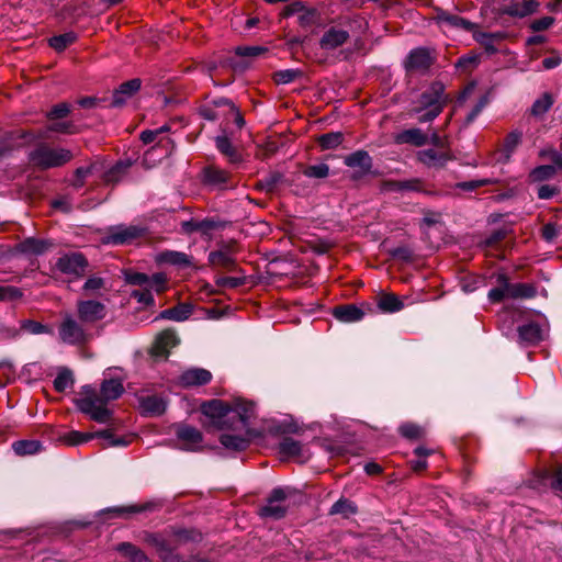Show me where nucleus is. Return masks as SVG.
I'll return each mask as SVG.
<instances>
[{"mask_svg":"<svg viewBox=\"0 0 562 562\" xmlns=\"http://www.w3.org/2000/svg\"><path fill=\"white\" fill-rule=\"evenodd\" d=\"M378 306L386 313L398 312L404 307L403 302L394 294H386L380 297Z\"/></svg>","mask_w":562,"mask_h":562,"instance_id":"obj_34","label":"nucleus"},{"mask_svg":"<svg viewBox=\"0 0 562 562\" xmlns=\"http://www.w3.org/2000/svg\"><path fill=\"white\" fill-rule=\"evenodd\" d=\"M299 76H301V71L297 69H285L280 70L274 74V80L279 85H285L294 81Z\"/></svg>","mask_w":562,"mask_h":562,"instance_id":"obj_46","label":"nucleus"},{"mask_svg":"<svg viewBox=\"0 0 562 562\" xmlns=\"http://www.w3.org/2000/svg\"><path fill=\"white\" fill-rule=\"evenodd\" d=\"M78 316L82 322L94 323L104 318L105 306L93 300L80 301L77 305Z\"/></svg>","mask_w":562,"mask_h":562,"instance_id":"obj_13","label":"nucleus"},{"mask_svg":"<svg viewBox=\"0 0 562 562\" xmlns=\"http://www.w3.org/2000/svg\"><path fill=\"white\" fill-rule=\"evenodd\" d=\"M507 297L530 299L536 295V289L528 283H509L506 280Z\"/></svg>","mask_w":562,"mask_h":562,"instance_id":"obj_27","label":"nucleus"},{"mask_svg":"<svg viewBox=\"0 0 562 562\" xmlns=\"http://www.w3.org/2000/svg\"><path fill=\"white\" fill-rule=\"evenodd\" d=\"M76 41V35L74 33H65L61 35L54 36L49 40V45L60 52L65 49L67 46L72 44Z\"/></svg>","mask_w":562,"mask_h":562,"instance_id":"obj_40","label":"nucleus"},{"mask_svg":"<svg viewBox=\"0 0 562 562\" xmlns=\"http://www.w3.org/2000/svg\"><path fill=\"white\" fill-rule=\"evenodd\" d=\"M435 60L434 53L427 48L413 49L405 60V68L409 72H426Z\"/></svg>","mask_w":562,"mask_h":562,"instance_id":"obj_9","label":"nucleus"},{"mask_svg":"<svg viewBox=\"0 0 562 562\" xmlns=\"http://www.w3.org/2000/svg\"><path fill=\"white\" fill-rule=\"evenodd\" d=\"M157 261L160 263H169L179 267H188L191 265L189 256L184 252L167 250L157 255Z\"/></svg>","mask_w":562,"mask_h":562,"instance_id":"obj_28","label":"nucleus"},{"mask_svg":"<svg viewBox=\"0 0 562 562\" xmlns=\"http://www.w3.org/2000/svg\"><path fill=\"white\" fill-rule=\"evenodd\" d=\"M211 379L210 371L202 368H192L181 374L180 382L184 386H199L209 383Z\"/></svg>","mask_w":562,"mask_h":562,"instance_id":"obj_18","label":"nucleus"},{"mask_svg":"<svg viewBox=\"0 0 562 562\" xmlns=\"http://www.w3.org/2000/svg\"><path fill=\"white\" fill-rule=\"evenodd\" d=\"M245 279L238 277H218L216 279V285L221 289H235L243 285Z\"/></svg>","mask_w":562,"mask_h":562,"instance_id":"obj_52","label":"nucleus"},{"mask_svg":"<svg viewBox=\"0 0 562 562\" xmlns=\"http://www.w3.org/2000/svg\"><path fill=\"white\" fill-rule=\"evenodd\" d=\"M144 235V229L134 225H116L109 228L103 238L105 244L125 245L131 244Z\"/></svg>","mask_w":562,"mask_h":562,"instance_id":"obj_6","label":"nucleus"},{"mask_svg":"<svg viewBox=\"0 0 562 562\" xmlns=\"http://www.w3.org/2000/svg\"><path fill=\"white\" fill-rule=\"evenodd\" d=\"M126 280L130 284L137 285L139 289L151 286L157 293L166 289V277L162 273H155L149 277L145 273L134 272L127 274Z\"/></svg>","mask_w":562,"mask_h":562,"instance_id":"obj_12","label":"nucleus"},{"mask_svg":"<svg viewBox=\"0 0 562 562\" xmlns=\"http://www.w3.org/2000/svg\"><path fill=\"white\" fill-rule=\"evenodd\" d=\"M123 391V384L119 380H105L101 384L100 394L92 386L86 385L82 387L81 396L76 400V405L91 419L103 424L111 417V411L106 408L108 402L119 398Z\"/></svg>","mask_w":562,"mask_h":562,"instance_id":"obj_2","label":"nucleus"},{"mask_svg":"<svg viewBox=\"0 0 562 562\" xmlns=\"http://www.w3.org/2000/svg\"><path fill=\"white\" fill-rule=\"evenodd\" d=\"M21 296L19 289L11 285L0 286V301L15 300Z\"/></svg>","mask_w":562,"mask_h":562,"instance_id":"obj_57","label":"nucleus"},{"mask_svg":"<svg viewBox=\"0 0 562 562\" xmlns=\"http://www.w3.org/2000/svg\"><path fill=\"white\" fill-rule=\"evenodd\" d=\"M69 113V106L67 103H59L55 105L48 113L49 119H61Z\"/></svg>","mask_w":562,"mask_h":562,"instance_id":"obj_60","label":"nucleus"},{"mask_svg":"<svg viewBox=\"0 0 562 562\" xmlns=\"http://www.w3.org/2000/svg\"><path fill=\"white\" fill-rule=\"evenodd\" d=\"M30 161L42 169L60 167L72 158V153L65 148H52L40 145L29 155Z\"/></svg>","mask_w":562,"mask_h":562,"instance_id":"obj_4","label":"nucleus"},{"mask_svg":"<svg viewBox=\"0 0 562 562\" xmlns=\"http://www.w3.org/2000/svg\"><path fill=\"white\" fill-rule=\"evenodd\" d=\"M201 412L207 418V425L225 430L220 440L228 450H245L252 437L250 428L255 418V404L241 398L232 402L211 400L201 405Z\"/></svg>","mask_w":562,"mask_h":562,"instance_id":"obj_1","label":"nucleus"},{"mask_svg":"<svg viewBox=\"0 0 562 562\" xmlns=\"http://www.w3.org/2000/svg\"><path fill=\"white\" fill-rule=\"evenodd\" d=\"M209 258L212 265L222 266L225 268H228L234 262L233 258L227 252L224 251L211 252Z\"/></svg>","mask_w":562,"mask_h":562,"instance_id":"obj_49","label":"nucleus"},{"mask_svg":"<svg viewBox=\"0 0 562 562\" xmlns=\"http://www.w3.org/2000/svg\"><path fill=\"white\" fill-rule=\"evenodd\" d=\"M355 512L356 508L353 504L348 499H339L333 505L330 509V514H342L345 516L353 514Z\"/></svg>","mask_w":562,"mask_h":562,"instance_id":"obj_50","label":"nucleus"},{"mask_svg":"<svg viewBox=\"0 0 562 562\" xmlns=\"http://www.w3.org/2000/svg\"><path fill=\"white\" fill-rule=\"evenodd\" d=\"M554 20L551 16H543L541 19L535 20L531 23V29L536 32L544 31L549 29L553 24Z\"/></svg>","mask_w":562,"mask_h":562,"instance_id":"obj_61","label":"nucleus"},{"mask_svg":"<svg viewBox=\"0 0 562 562\" xmlns=\"http://www.w3.org/2000/svg\"><path fill=\"white\" fill-rule=\"evenodd\" d=\"M130 167V162H117L108 173L106 180L114 181L117 179L119 173L124 172Z\"/></svg>","mask_w":562,"mask_h":562,"instance_id":"obj_64","label":"nucleus"},{"mask_svg":"<svg viewBox=\"0 0 562 562\" xmlns=\"http://www.w3.org/2000/svg\"><path fill=\"white\" fill-rule=\"evenodd\" d=\"M103 285H104L103 279H101L99 277H91L86 281L83 289L87 292L94 293V292L99 291L101 288H103Z\"/></svg>","mask_w":562,"mask_h":562,"instance_id":"obj_59","label":"nucleus"},{"mask_svg":"<svg viewBox=\"0 0 562 562\" xmlns=\"http://www.w3.org/2000/svg\"><path fill=\"white\" fill-rule=\"evenodd\" d=\"M140 88V81L138 79H132L127 82L122 83L117 90L113 93L112 105L121 106L128 98H131Z\"/></svg>","mask_w":562,"mask_h":562,"instance_id":"obj_19","label":"nucleus"},{"mask_svg":"<svg viewBox=\"0 0 562 562\" xmlns=\"http://www.w3.org/2000/svg\"><path fill=\"white\" fill-rule=\"evenodd\" d=\"M59 338L68 345H80L87 341V334L71 316H66L59 325Z\"/></svg>","mask_w":562,"mask_h":562,"instance_id":"obj_8","label":"nucleus"},{"mask_svg":"<svg viewBox=\"0 0 562 562\" xmlns=\"http://www.w3.org/2000/svg\"><path fill=\"white\" fill-rule=\"evenodd\" d=\"M554 99L551 93L544 92L540 98H538L532 106H531V114L533 116H542L544 115L553 105Z\"/></svg>","mask_w":562,"mask_h":562,"instance_id":"obj_33","label":"nucleus"},{"mask_svg":"<svg viewBox=\"0 0 562 562\" xmlns=\"http://www.w3.org/2000/svg\"><path fill=\"white\" fill-rule=\"evenodd\" d=\"M522 139V132L515 130L512 131L504 139L503 150L505 153L506 159H509L516 148L519 146Z\"/></svg>","mask_w":562,"mask_h":562,"instance_id":"obj_38","label":"nucleus"},{"mask_svg":"<svg viewBox=\"0 0 562 562\" xmlns=\"http://www.w3.org/2000/svg\"><path fill=\"white\" fill-rule=\"evenodd\" d=\"M97 437L106 440L105 447H123L128 445L126 439L116 438L111 430H102L98 432H80L72 430L64 435L60 440L68 446H78Z\"/></svg>","mask_w":562,"mask_h":562,"instance_id":"obj_5","label":"nucleus"},{"mask_svg":"<svg viewBox=\"0 0 562 562\" xmlns=\"http://www.w3.org/2000/svg\"><path fill=\"white\" fill-rule=\"evenodd\" d=\"M558 236V227L555 224L548 223L542 228V237L547 241H552Z\"/></svg>","mask_w":562,"mask_h":562,"instance_id":"obj_63","label":"nucleus"},{"mask_svg":"<svg viewBox=\"0 0 562 562\" xmlns=\"http://www.w3.org/2000/svg\"><path fill=\"white\" fill-rule=\"evenodd\" d=\"M117 550L128 557L132 562H149L147 557L131 543H121Z\"/></svg>","mask_w":562,"mask_h":562,"instance_id":"obj_39","label":"nucleus"},{"mask_svg":"<svg viewBox=\"0 0 562 562\" xmlns=\"http://www.w3.org/2000/svg\"><path fill=\"white\" fill-rule=\"evenodd\" d=\"M72 384H74L72 373L67 369L59 371V373L57 374V376L54 380V386L59 392H64L66 389H68Z\"/></svg>","mask_w":562,"mask_h":562,"instance_id":"obj_41","label":"nucleus"},{"mask_svg":"<svg viewBox=\"0 0 562 562\" xmlns=\"http://www.w3.org/2000/svg\"><path fill=\"white\" fill-rule=\"evenodd\" d=\"M436 20L440 25L449 29H462L465 31H473L475 29V25L469 20H465L457 14L449 13L445 10L437 11Z\"/></svg>","mask_w":562,"mask_h":562,"instance_id":"obj_16","label":"nucleus"},{"mask_svg":"<svg viewBox=\"0 0 562 562\" xmlns=\"http://www.w3.org/2000/svg\"><path fill=\"white\" fill-rule=\"evenodd\" d=\"M191 307L186 304H180L178 306H175L172 308H167L162 311L159 315L160 318L164 319H171L176 322H182L189 318L191 315Z\"/></svg>","mask_w":562,"mask_h":562,"instance_id":"obj_31","label":"nucleus"},{"mask_svg":"<svg viewBox=\"0 0 562 562\" xmlns=\"http://www.w3.org/2000/svg\"><path fill=\"white\" fill-rule=\"evenodd\" d=\"M235 52L241 57H257L266 53L267 48L262 46H239Z\"/></svg>","mask_w":562,"mask_h":562,"instance_id":"obj_53","label":"nucleus"},{"mask_svg":"<svg viewBox=\"0 0 562 562\" xmlns=\"http://www.w3.org/2000/svg\"><path fill=\"white\" fill-rule=\"evenodd\" d=\"M561 168H558L557 165H540L530 170L528 178L530 182H542L546 180L553 179L557 171Z\"/></svg>","mask_w":562,"mask_h":562,"instance_id":"obj_29","label":"nucleus"},{"mask_svg":"<svg viewBox=\"0 0 562 562\" xmlns=\"http://www.w3.org/2000/svg\"><path fill=\"white\" fill-rule=\"evenodd\" d=\"M497 281L498 286L490 290L488 292V297L492 302H499L507 297L506 277L504 274H499Z\"/></svg>","mask_w":562,"mask_h":562,"instance_id":"obj_43","label":"nucleus"},{"mask_svg":"<svg viewBox=\"0 0 562 562\" xmlns=\"http://www.w3.org/2000/svg\"><path fill=\"white\" fill-rule=\"evenodd\" d=\"M303 9H304V4L302 2H300V1L292 2L283 9L282 16L289 18L294 14H300Z\"/></svg>","mask_w":562,"mask_h":562,"instance_id":"obj_62","label":"nucleus"},{"mask_svg":"<svg viewBox=\"0 0 562 562\" xmlns=\"http://www.w3.org/2000/svg\"><path fill=\"white\" fill-rule=\"evenodd\" d=\"M279 452L283 458H297L300 461H305L307 456L304 453L303 446L293 438H284L279 443Z\"/></svg>","mask_w":562,"mask_h":562,"instance_id":"obj_20","label":"nucleus"},{"mask_svg":"<svg viewBox=\"0 0 562 562\" xmlns=\"http://www.w3.org/2000/svg\"><path fill=\"white\" fill-rule=\"evenodd\" d=\"M177 437L186 450H196L202 442V434L194 427L181 425L177 429Z\"/></svg>","mask_w":562,"mask_h":562,"instance_id":"obj_14","label":"nucleus"},{"mask_svg":"<svg viewBox=\"0 0 562 562\" xmlns=\"http://www.w3.org/2000/svg\"><path fill=\"white\" fill-rule=\"evenodd\" d=\"M448 101L449 97L445 93L443 85L432 82L414 102L412 111L418 115L420 123L430 122L442 112Z\"/></svg>","mask_w":562,"mask_h":562,"instance_id":"obj_3","label":"nucleus"},{"mask_svg":"<svg viewBox=\"0 0 562 562\" xmlns=\"http://www.w3.org/2000/svg\"><path fill=\"white\" fill-rule=\"evenodd\" d=\"M151 291H154L151 286L136 289L132 291L131 296L140 304L153 305L154 296L151 294Z\"/></svg>","mask_w":562,"mask_h":562,"instance_id":"obj_42","label":"nucleus"},{"mask_svg":"<svg viewBox=\"0 0 562 562\" xmlns=\"http://www.w3.org/2000/svg\"><path fill=\"white\" fill-rule=\"evenodd\" d=\"M205 181L210 184L218 188H226L229 181V175L227 171L217 167H209L204 170Z\"/></svg>","mask_w":562,"mask_h":562,"instance_id":"obj_30","label":"nucleus"},{"mask_svg":"<svg viewBox=\"0 0 562 562\" xmlns=\"http://www.w3.org/2000/svg\"><path fill=\"white\" fill-rule=\"evenodd\" d=\"M179 342V339L175 331L172 330H164L160 333L153 346V355L156 357H167L170 349L176 347Z\"/></svg>","mask_w":562,"mask_h":562,"instance_id":"obj_15","label":"nucleus"},{"mask_svg":"<svg viewBox=\"0 0 562 562\" xmlns=\"http://www.w3.org/2000/svg\"><path fill=\"white\" fill-rule=\"evenodd\" d=\"M519 338L528 345H535L542 340L543 330L536 323H528L518 328Z\"/></svg>","mask_w":562,"mask_h":562,"instance_id":"obj_25","label":"nucleus"},{"mask_svg":"<svg viewBox=\"0 0 562 562\" xmlns=\"http://www.w3.org/2000/svg\"><path fill=\"white\" fill-rule=\"evenodd\" d=\"M389 189L392 191L418 190L419 181L418 180H408V181L393 182V183L389 184Z\"/></svg>","mask_w":562,"mask_h":562,"instance_id":"obj_55","label":"nucleus"},{"mask_svg":"<svg viewBox=\"0 0 562 562\" xmlns=\"http://www.w3.org/2000/svg\"><path fill=\"white\" fill-rule=\"evenodd\" d=\"M539 157L544 161H550L557 165L558 168H562V154L552 147L542 148L539 151Z\"/></svg>","mask_w":562,"mask_h":562,"instance_id":"obj_45","label":"nucleus"},{"mask_svg":"<svg viewBox=\"0 0 562 562\" xmlns=\"http://www.w3.org/2000/svg\"><path fill=\"white\" fill-rule=\"evenodd\" d=\"M139 403L143 412L151 416L161 415L167 407L165 398L157 395L144 396L140 398Z\"/></svg>","mask_w":562,"mask_h":562,"instance_id":"obj_22","label":"nucleus"},{"mask_svg":"<svg viewBox=\"0 0 562 562\" xmlns=\"http://www.w3.org/2000/svg\"><path fill=\"white\" fill-rule=\"evenodd\" d=\"M216 148L225 155L231 162H237L239 157L233 147L231 140L226 136H217L215 139Z\"/></svg>","mask_w":562,"mask_h":562,"instance_id":"obj_37","label":"nucleus"},{"mask_svg":"<svg viewBox=\"0 0 562 562\" xmlns=\"http://www.w3.org/2000/svg\"><path fill=\"white\" fill-rule=\"evenodd\" d=\"M41 442L37 440H20L12 445L13 451L19 456L34 454L41 450Z\"/></svg>","mask_w":562,"mask_h":562,"instance_id":"obj_35","label":"nucleus"},{"mask_svg":"<svg viewBox=\"0 0 562 562\" xmlns=\"http://www.w3.org/2000/svg\"><path fill=\"white\" fill-rule=\"evenodd\" d=\"M473 37L474 40L482 45L486 52L493 54L497 52V48L495 46V43L502 42L506 38V33L504 32H494V33H486V32H480L473 30Z\"/></svg>","mask_w":562,"mask_h":562,"instance_id":"obj_21","label":"nucleus"},{"mask_svg":"<svg viewBox=\"0 0 562 562\" xmlns=\"http://www.w3.org/2000/svg\"><path fill=\"white\" fill-rule=\"evenodd\" d=\"M349 34L347 31L338 27H330L324 33L323 37L321 38L319 45L323 49L331 50L346 43Z\"/></svg>","mask_w":562,"mask_h":562,"instance_id":"obj_17","label":"nucleus"},{"mask_svg":"<svg viewBox=\"0 0 562 562\" xmlns=\"http://www.w3.org/2000/svg\"><path fill=\"white\" fill-rule=\"evenodd\" d=\"M56 267L61 273L79 277L85 272L87 261L81 254L71 252L61 256L57 260Z\"/></svg>","mask_w":562,"mask_h":562,"instance_id":"obj_11","label":"nucleus"},{"mask_svg":"<svg viewBox=\"0 0 562 562\" xmlns=\"http://www.w3.org/2000/svg\"><path fill=\"white\" fill-rule=\"evenodd\" d=\"M341 140V133H327L319 137V145L325 149H329L337 147Z\"/></svg>","mask_w":562,"mask_h":562,"instance_id":"obj_47","label":"nucleus"},{"mask_svg":"<svg viewBox=\"0 0 562 562\" xmlns=\"http://www.w3.org/2000/svg\"><path fill=\"white\" fill-rule=\"evenodd\" d=\"M539 3L536 0H503L498 7L501 14L522 19L537 11Z\"/></svg>","mask_w":562,"mask_h":562,"instance_id":"obj_7","label":"nucleus"},{"mask_svg":"<svg viewBox=\"0 0 562 562\" xmlns=\"http://www.w3.org/2000/svg\"><path fill=\"white\" fill-rule=\"evenodd\" d=\"M47 245L44 240H38L34 238H26L22 243L19 244V250L24 254H33L38 255L46 250Z\"/></svg>","mask_w":562,"mask_h":562,"instance_id":"obj_36","label":"nucleus"},{"mask_svg":"<svg viewBox=\"0 0 562 562\" xmlns=\"http://www.w3.org/2000/svg\"><path fill=\"white\" fill-rule=\"evenodd\" d=\"M396 144H412L423 146L427 142V135L419 128H409L397 133L394 137Z\"/></svg>","mask_w":562,"mask_h":562,"instance_id":"obj_23","label":"nucleus"},{"mask_svg":"<svg viewBox=\"0 0 562 562\" xmlns=\"http://www.w3.org/2000/svg\"><path fill=\"white\" fill-rule=\"evenodd\" d=\"M317 19L318 14L316 10L306 7H304V9L299 14V22L302 26L313 25L317 22Z\"/></svg>","mask_w":562,"mask_h":562,"instance_id":"obj_51","label":"nucleus"},{"mask_svg":"<svg viewBox=\"0 0 562 562\" xmlns=\"http://www.w3.org/2000/svg\"><path fill=\"white\" fill-rule=\"evenodd\" d=\"M418 159L428 167H442L450 160V156L443 151L425 149L418 153Z\"/></svg>","mask_w":562,"mask_h":562,"instance_id":"obj_24","label":"nucleus"},{"mask_svg":"<svg viewBox=\"0 0 562 562\" xmlns=\"http://www.w3.org/2000/svg\"><path fill=\"white\" fill-rule=\"evenodd\" d=\"M286 496L288 494L285 490L280 487L274 488L268 498V504L260 509V515L274 519L282 518L286 513V506L282 504Z\"/></svg>","mask_w":562,"mask_h":562,"instance_id":"obj_10","label":"nucleus"},{"mask_svg":"<svg viewBox=\"0 0 562 562\" xmlns=\"http://www.w3.org/2000/svg\"><path fill=\"white\" fill-rule=\"evenodd\" d=\"M363 312L356 305L338 306L334 310V316L344 323L358 322L363 317Z\"/></svg>","mask_w":562,"mask_h":562,"instance_id":"obj_26","label":"nucleus"},{"mask_svg":"<svg viewBox=\"0 0 562 562\" xmlns=\"http://www.w3.org/2000/svg\"><path fill=\"white\" fill-rule=\"evenodd\" d=\"M22 328L25 329L26 331L31 333V334H34V335L45 334V333H50L52 331L49 328H47L43 324L34 322V321H25V322H23Z\"/></svg>","mask_w":562,"mask_h":562,"instance_id":"obj_54","label":"nucleus"},{"mask_svg":"<svg viewBox=\"0 0 562 562\" xmlns=\"http://www.w3.org/2000/svg\"><path fill=\"white\" fill-rule=\"evenodd\" d=\"M560 192L559 187L552 184H542L538 188L537 195L541 200H549Z\"/></svg>","mask_w":562,"mask_h":562,"instance_id":"obj_56","label":"nucleus"},{"mask_svg":"<svg viewBox=\"0 0 562 562\" xmlns=\"http://www.w3.org/2000/svg\"><path fill=\"white\" fill-rule=\"evenodd\" d=\"M400 431L404 437L417 438L422 435L423 429L414 424H404L400 427Z\"/></svg>","mask_w":562,"mask_h":562,"instance_id":"obj_58","label":"nucleus"},{"mask_svg":"<svg viewBox=\"0 0 562 562\" xmlns=\"http://www.w3.org/2000/svg\"><path fill=\"white\" fill-rule=\"evenodd\" d=\"M303 173L308 178L324 179L329 175V167L326 164L312 165L306 167Z\"/></svg>","mask_w":562,"mask_h":562,"instance_id":"obj_44","label":"nucleus"},{"mask_svg":"<svg viewBox=\"0 0 562 562\" xmlns=\"http://www.w3.org/2000/svg\"><path fill=\"white\" fill-rule=\"evenodd\" d=\"M345 164L348 167H359L362 170H369L371 168V158L367 151L358 150L348 155L345 158Z\"/></svg>","mask_w":562,"mask_h":562,"instance_id":"obj_32","label":"nucleus"},{"mask_svg":"<svg viewBox=\"0 0 562 562\" xmlns=\"http://www.w3.org/2000/svg\"><path fill=\"white\" fill-rule=\"evenodd\" d=\"M195 227L196 232L210 237L212 232L221 227V223L213 220H201L196 221Z\"/></svg>","mask_w":562,"mask_h":562,"instance_id":"obj_48","label":"nucleus"}]
</instances>
